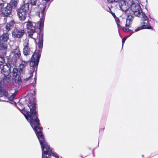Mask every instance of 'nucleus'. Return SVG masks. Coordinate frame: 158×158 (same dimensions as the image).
Instances as JSON below:
<instances>
[{"mask_svg":"<svg viewBox=\"0 0 158 158\" xmlns=\"http://www.w3.org/2000/svg\"><path fill=\"white\" fill-rule=\"evenodd\" d=\"M33 93L30 94L31 97H27L25 99L26 103L30 110V111H26V114L24 113L25 112V108L22 110V113L23 114L26 120L29 121L30 125L35 132V134L38 139H40L44 138L42 132V127H40V120L38 118V114L36 111L35 102V93L34 90L32 91Z\"/></svg>","mask_w":158,"mask_h":158,"instance_id":"f257e3e1","label":"nucleus"},{"mask_svg":"<svg viewBox=\"0 0 158 158\" xmlns=\"http://www.w3.org/2000/svg\"><path fill=\"white\" fill-rule=\"evenodd\" d=\"M38 7L40 8L41 10H39L37 11L36 15L40 17V22L36 23H33L30 20H28L24 23V24H26L28 36L33 39L34 38L33 37V34L36 32L37 27L40 30L43 28V23L45 19L44 11L46 6L43 4H40L39 6Z\"/></svg>","mask_w":158,"mask_h":158,"instance_id":"f03ea898","label":"nucleus"},{"mask_svg":"<svg viewBox=\"0 0 158 158\" xmlns=\"http://www.w3.org/2000/svg\"><path fill=\"white\" fill-rule=\"evenodd\" d=\"M41 55V52L39 51L35 50L32 55L30 61V65L32 67V70L28 73V77L24 79L25 81L30 80L33 77V73L35 71H37Z\"/></svg>","mask_w":158,"mask_h":158,"instance_id":"7ed1b4c3","label":"nucleus"},{"mask_svg":"<svg viewBox=\"0 0 158 158\" xmlns=\"http://www.w3.org/2000/svg\"><path fill=\"white\" fill-rule=\"evenodd\" d=\"M29 3H27L20 7L17 10V15L19 20L24 21L29 10Z\"/></svg>","mask_w":158,"mask_h":158,"instance_id":"20e7f679","label":"nucleus"},{"mask_svg":"<svg viewBox=\"0 0 158 158\" xmlns=\"http://www.w3.org/2000/svg\"><path fill=\"white\" fill-rule=\"evenodd\" d=\"M39 140L42 149V158H49V146L47 144L44 138Z\"/></svg>","mask_w":158,"mask_h":158,"instance_id":"39448f33","label":"nucleus"},{"mask_svg":"<svg viewBox=\"0 0 158 158\" xmlns=\"http://www.w3.org/2000/svg\"><path fill=\"white\" fill-rule=\"evenodd\" d=\"M141 16L143 18L140 27H138L135 30V32H137L143 29H152V28L149 23L148 19L144 14H143Z\"/></svg>","mask_w":158,"mask_h":158,"instance_id":"423d86ee","label":"nucleus"},{"mask_svg":"<svg viewBox=\"0 0 158 158\" xmlns=\"http://www.w3.org/2000/svg\"><path fill=\"white\" fill-rule=\"evenodd\" d=\"M131 3L132 4H131L130 9L136 16L141 17V15L144 13L142 12L140 5L139 4L135 3L133 0Z\"/></svg>","mask_w":158,"mask_h":158,"instance_id":"0eeeda50","label":"nucleus"},{"mask_svg":"<svg viewBox=\"0 0 158 158\" xmlns=\"http://www.w3.org/2000/svg\"><path fill=\"white\" fill-rule=\"evenodd\" d=\"M12 53L13 54V57L11 58L8 59L10 60V63L16 64L17 60L19 59L21 56V53L20 51V49L19 46H16L15 48L13 49Z\"/></svg>","mask_w":158,"mask_h":158,"instance_id":"6e6552de","label":"nucleus"},{"mask_svg":"<svg viewBox=\"0 0 158 158\" xmlns=\"http://www.w3.org/2000/svg\"><path fill=\"white\" fill-rule=\"evenodd\" d=\"M132 2V0H122L119 3L120 8L124 12H126L128 9H130L131 4Z\"/></svg>","mask_w":158,"mask_h":158,"instance_id":"1a4fd4ad","label":"nucleus"},{"mask_svg":"<svg viewBox=\"0 0 158 158\" xmlns=\"http://www.w3.org/2000/svg\"><path fill=\"white\" fill-rule=\"evenodd\" d=\"M10 60L8 59V62L3 65L2 69V73L3 74L4 76L8 75L10 73H11V66H14L15 64V63H10Z\"/></svg>","mask_w":158,"mask_h":158,"instance_id":"9d476101","label":"nucleus"},{"mask_svg":"<svg viewBox=\"0 0 158 158\" xmlns=\"http://www.w3.org/2000/svg\"><path fill=\"white\" fill-rule=\"evenodd\" d=\"M24 29L15 27L12 32V37L14 38H22L25 34Z\"/></svg>","mask_w":158,"mask_h":158,"instance_id":"9b49d317","label":"nucleus"},{"mask_svg":"<svg viewBox=\"0 0 158 158\" xmlns=\"http://www.w3.org/2000/svg\"><path fill=\"white\" fill-rule=\"evenodd\" d=\"M12 73V75L14 77L15 81L16 83L18 84H20L22 83L21 77L19 74L18 70L17 68H13Z\"/></svg>","mask_w":158,"mask_h":158,"instance_id":"f8f14e48","label":"nucleus"},{"mask_svg":"<svg viewBox=\"0 0 158 158\" xmlns=\"http://www.w3.org/2000/svg\"><path fill=\"white\" fill-rule=\"evenodd\" d=\"M24 48L23 53L25 56H27L30 53V48H29V43L28 40H25L23 43Z\"/></svg>","mask_w":158,"mask_h":158,"instance_id":"ddd939ff","label":"nucleus"},{"mask_svg":"<svg viewBox=\"0 0 158 158\" xmlns=\"http://www.w3.org/2000/svg\"><path fill=\"white\" fill-rule=\"evenodd\" d=\"M12 10L11 6L10 5H7L6 7L2 9L1 15L3 17H7L10 14Z\"/></svg>","mask_w":158,"mask_h":158,"instance_id":"4468645a","label":"nucleus"},{"mask_svg":"<svg viewBox=\"0 0 158 158\" xmlns=\"http://www.w3.org/2000/svg\"><path fill=\"white\" fill-rule=\"evenodd\" d=\"M3 97L6 99L9 97V94L8 91L5 89L3 88L0 90V98Z\"/></svg>","mask_w":158,"mask_h":158,"instance_id":"2eb2a0df","label":"nucleus"},{"mask_svg":"<svg viewBox=\"0 0 158 158\" xmlns=\"http://www.w3.org/2000/svg\"><path fill=\"white\" fill-rule=\"evenodd\" d=\"M15 22L13 20H11L7 23L6 25L5 28L7 32H9L14 27Z\"/></svg>","mask_w":158,"mask_h":158,"instance_id":"dca6fc26","label":"nucleus"},{"mask_svg":"<svg viewBox=\"0 0 158 158\" xmlns=\"http://www.w3.org/2000/svg\"><path fill=\"white\" fill-rule=\"evenodd\" d=\"M27 64V62L25 61H22L19 65V72L20 74L23 73L24 70Z\"/></svg>","mask_w":158,"mask_h":158,"instance_id":"f3484780","label":"nucleus"},{"mask_svg":"<svg viewBox=\"0 0 158 158\" xmlns=\"http://www.w3.org/2000/svg\"><path fill=\"white\" fill-rule=\"evenodd\" d=\"M9 34L7 32L3 33L0 36V40L2 41L5 42L9 39Z\"/></svg>","mask_w":158,"mask_h":158,"instance_id":"a211bd4d","label":"nucleus"},{"mask_svg":"<svg viewBox=\"0 0 158 158\" xmlns=\"http://www.w3.org/2000/svg\"><path fill=\"white\" fill-rule=\"evenodd\" d=\"M133 19V17L132 16H128L127 19L125 26L126 27H129L131 25L132 21Z\"/></svg>","mask_w":158,"mask_h":158,"instance_id":"6ab92c4d","label":"nucleus"},{"mask_svg":"<svg viewBox=\"0 0 158 158\" xmlns=\"http://www.w3.org/2000/svg\"><path fill=\"white\" fill-rule=\"evenodd\" d=\"M38 41V47L40 48H42L43 45V33L41 34L40 37V35H39Z\"/></svg>","mask_w":158,"mask_h":158,"instance_id":"aec40b11","label":"nucleus"},{"mask_svg":"<svg viewBox=\"0 0 158 158\" xmlns=\"http://www.w3.org/2000/svg\"><path fill=\"white\" fill-rule=\"evenodd\" d=\"M19 0H11L10 3L7 5H10L12 8H15L17 6L18 2Z\"/></svg>","mask_w":158,"mask_h":158,"instance_id":"412c9836","label":"nucleus"},{"mask_svg":"<svg viewBox=\"0 0 158 158\" xmlns=\"http://www.w3.org/2000/svg\"><path fill=\"white\" fill-rule=\"evenodd\" d=\"M7 45L6 44L3 43H0V50H6L7 49Z\"/></svg>","mask_w":158,"mask_h":158,"instance_id":"4be33fe9","label":"nucleus"},{"mask_svg":"<svg viewBox=\"0 0 158 158\" xmlns=\"http://www.w3.org/2000/svg\"><path fill=\"white\" fill-rule=\"evenodd\" d=\"M7 76H5V77L3 79L4 81L5 82L8 83L10 81V77Z\"/></svg>","mask_w":158,"mask_h":158,"instance_id":"5701e85b","label":"nucleus"},{"mask_svg":"<svg viewBox=\"0 0 158 158\" xmlns=\"http://www.w3.org/2000/svg\"><path fill=\"white\" fill-rule=\"evenodd\" d=\"M30 3L32 6H36L37 2V0H29Z\"/></svg>","mask_w":158,"mask_h":158,"instance_id":"b1692460","label":"nucleus"},{"mask_svg":"<svg viewBox=\"0 0 158 158\" xmlns=\"http://www.w3.org/2000/svg\"><path fill=\"white\" fill-rule=\"evenodd\" d=\"M122 29H123V30L124 31H127V32H128L129 31H131V33L130 34V35L129 36H130L132 34H133L134 33V32L131 31L128 28H124V27H122Z\"/></svg>","mask_w":158,"mask_h":158,"instance_id":"393cba45","label":"nucleus"},{"mask_svg":"<svg viewBox=\"0 0 158 158\" xmlns=\"http://www.w3.org/2000/svg\"><path fill=\"white\" fill-rule=\"evenodd\" d=\"M4 61V57L0 56V65H2Z\"/></svg>","mask_w":158,"mask_h":158,"instance_id":"a878e982","label":"nucleus"},{"mask_svg":"<svg viewBox=\"0 0 158 158\" xmlns=\"http://www.w3.org/2000/svg\"><path fill=\"white\" fill-rule=\"evenodd\" d=\"M107 1L110 3H113L114 2H117L119 1V0H107Z\"/></svg>","mask_w":158,"mask_h":158,"instance_id":"bb28decb","label":"nucleus"},{"mask_svg":"<svg viewBox=\"0 0 158 158\" xmlns=\"http://www.w3.org/2000/svg\"><path fill=\"white\" fill-rule=\"evenodd\" d=\"M128 36H126L124 38H123L122 39V46H123V44L124 43L125 41L126 40L127 38L128 37Z\"/></svg>","mask_w":158,"mask_h":158,"instance_id":"cd10ccee","label":"nucleus"},{"mask_svg":"<svg viewBox=\"0 0 158 158\" xmlns=\"http://www.w3.org/2000/svg\"><path fill=\"white\" fill-rule=\"evenodd\" d=\"M115 21L117 23V26H118V27H119V26H120V25L118 24V23H119L120 22L118 18H117L116 19H115Z\"/></svg>","mask_w":158,"mask_h":158,"instance_id":"c85d7f7f","label":"nucleus"},{"mask_svg":"<svg viewBox=\"0 0 158 158\" xmlns=\"http://www.w3.org/2000/svg\"><path fill=\"white\" fill-rule=\"evenodd\" d=\"M4 6V3H2L0 4V9H2L3 7Z\"/></svg>","mask_w":158,"mask_h":158,"instance_id":"c756f323","label":"nucleus"},{"mask_svg":"<svg viewBox=\"0 0 158 158\" xmlns=\"http://www.w3.org/2000/svg\"><path fill=\"white\" fill-rule=\"evenodd\" d=\"M3 85L1 82H0V90L3 88Z\"/></svg>","mask_w":158,"mask_h":158,"instance_id":"7c9ffc66","label":"nucleus"},{"mask_svg":"<svg viewBox=\"0 0 158 158\" xmlns=\"http://www.w3.org/2000/svg\"><path fill=\"white\" fill-rule=\"evenodd\" d=\"M17 93V91H15V94H14V95H15Z\"/></svg>","mask_w":158,"mask_h":158,"instance_id":"2f4dec72","label":"nucleus"},{"mask_svg":"<svg viewBox=\"0 0 158 158\" xmlns=\"http://www.w3.org/2000/svg\"><path fill=\"white\" fill-rule=\"evenodd\" d=\"M44 0L46 2H48L49 1V0Z\"/></svg>","mask_w":158,"mask_h":158,"instance_id":"473e14b6","label":"nucleus"},{"mask_svg":"<svg viewBox=\"0 0 158 158\" xmlns=\"http://www.w3.org/2000/svg\"><path fill=\"white\" fill-rule=\"evenodd\" d=\"M114 15L115 16V15L114 14V15H113V16H114Z\"/></svg>","mask_w":158,"mask_h":158,"instance_id":"72a5a7b5","label":"nucleus"},{"mask_svg":"<svg viewBox=\"0 0 158 158\" xmlns=\"http://www.w3.org/2000/svg\"><path fill=\"white\" fill-rule=\"evenodd\" d=\"M114 15L115 16V15L114 14V15H113V16H114Z\"/></svg>","mask_w":158,"mask_h":158,"instance_id":"f704fd0d","label":"nucleus"},{"mask_svg":"<svg viewBox=\"0 0 158 158\" xmlns=\"http://www.w3.org/2000/svg\"><path fill=\"white\" fill-rule=\"evenodd\" d=\"M114 15L115 16V15L114 14V15H113V16H114Z\"/></svg>","mask_w":158,"mask_h":158,"instance_id":"c9c22d12","label":"nucleus"},{"mask_svg":"<svg viewBox=\"0 0 158 158\" xmlns=\"http://www.w3.org/2000/svg\"><path fill=\"white\" fill-rule=\"evenodd\" d=\"M2 0V2H4V0Z\"/></svg>","mask_w":158,"mask_h":158,"instance_id":"e433bc0d","label":"nucleus"},{"mask_svg":"<svg viewBox=\"0 0 158 158\" xmlns=\"http://www.w3.org/2000/svg\"><path fill=\"white\" fill-rule=\"evenodd\" d=\"M142 156L143 157V156H143V155H142Z\"/></svg>","mask_w":158,"mask_h":158,"instance_id":"4c0bfd02","label":"nucleus"},{"mask_svg":"<svg viewBox=\"0 0 158 158\" xmlns=\"http://www.w3.org/2000/svg\"><path fill=\"white\" fill-rule=\"evenodd\" d=\"M51 0H50V1Z\"/></svg>","mask_w":158,"mask_h":158,"instance_id":"58836bf2","label":"nucleus"}]
</instances>
